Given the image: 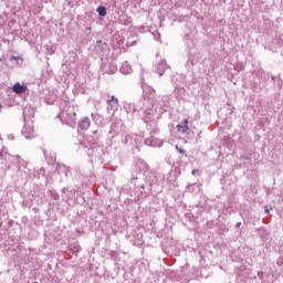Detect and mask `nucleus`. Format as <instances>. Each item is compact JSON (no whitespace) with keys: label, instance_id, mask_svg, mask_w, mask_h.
I'll return each instance as SVG.
<instances>
[{"label":"nucleus","instance_id":"423d86ee","mask_svg":"<svg viewBox=\"0 0 283 283\" xmlns=\"http://www.w3.org/2000/svg\"><path fill=\"white\" fill-rule=\"evenodd\" d=\"M107 105H111V107H114L115 109H117L118 108V99L107 101Z\"/></svg>","mask_w":283,"mask_h":283},{"label":"nucleus","instance_id":"9d476101","mask_svg":"<svg viewBox=\"0 0 283 283\" xmlns=\"http://www.w3.org/2000/svg\"><path fill=\"white\" fill-rule=\"evenodd\" d=\"M11 61H17V57L12 56V57H11Z\"/></svg>","mask_w":283,"mask_h":283},{"label":"nucleus","instance_id":"1a4fd4ad","mask_svg":"<svg viewBox=\"0 0 283 283\" xmlns=\"http://www.w3.org/2000/svg\"><path fill=\"white\" fill-rule=\"evenodd\" d=\"M198 170H192L191 171V174H192V176H196V172H197Z\"/></svg>","mask_w":283,"mask_h":283},{"label":"nucleus","instance_id":"7ed1b4c3","mask_svg":"<svg viewBox=\"0 0 283 283\" xmlns=\"http://www.w3.org/2000/svg\"><path fill=\"white\" fill-rule=\"evenodd\" d=\"M178 132H181L182 134H187V130L189 129V119L184 120V125H177Z\"/></svg>","mask_w":283,"mask_h":283},{"label":"nucleus","instance_id":"0eeeda50","mask_svg":"<svg viewBox=\"0 0 283 283\" xmlns=\"http://www.w3.org/2000/svg\"><path fill=\"white\" fill-rule=\"evenodd\" d=\"M107 101H118V98H115V96H114V95H112V96H111V98H109V99H107Z\"/></svg>","mask_w":283,"mask_h":283},{"label":"nucleus","instance_id":"f8f14e48","mask_svg":"<svg viewBox=\"0 0 283 283\" xmlns=\"http://www.w3.org/2000/svg\"><path fill=\"white\" fill-rule=\"evenodd\" d=\"M97 43H101V41H97Z\"/></svg>","mask_w":283,"mask_h":283},{"label":"nucleus","instance_id":"f257e3e1","mask_svg":"<svg viewBox=\"0 0 283 283\" xmlns=\"http://www.w3.org/2000/svg\"><path fill=\"white\" fill-rule=\"evenodd\" d=\"M92 126V122L90 120V117H84L78 122L80 129H83L84 132H87L90 127Z\"/></svg>","mask_w":283,"mask_h":283},{"label":"nucleus","instance_id":"9b49d317","mask_svg":"<svg viewBox=\"0 0 283 283\" xmlns=\"http://www.w3.org/2000/svg\"><path fill=\"white\" fill-rule=\"evenodd\" d=\"M265 213H269V208H265Z\"/></svg>","mask_w":283,"mask_h":283},{"label":"nucleus","instance_id":"f03ea898","mask_svg":"<svg viewBox=\"0 0 283 283\" xmlns=\"http://www.w3.org/2000/svg\"><path fill=\"white\" fill-rule=\"evenodd\" d=\"M12 90L15 94H24V92H28V86L21 85L20 83H15L12 86Z\"/></svg>","mask_w":283,"mask_h":283},{"label":"nucleus","instance_id":"6e6552de","mask_svg":"<svg viewBox=\"0 0 283 283\" xmlns=\"http://www.w3.org/2000/svg\"><path fill=\"white\" fill-rule=\"evenodd\" d=\"M93 120H96V115L92 114Z\"/></svg>","mask_w":283,"mask_h":283},{"label":"nucleus","instance_id":"39448f33","mask_svg":"<svg viewBox=\"0 0 283 283\" xmlns=\"http://www.w3.org/2000/svg\"><path fill=\"white\" fill-rule=\"evenodd\" d=\"M71 251H72V253H74L75 255H77L78 252L81 251V245H78V244H73V245L71 247Z\"/></svg>","mask_w":283,"mask_h":283},{"label":"nucleus","instance_id":"20e7f679","mask_svg":"<svg viewBox=\"0 0 283 283\" xmlns=\"http://www.w3.org/2000/svg\"><path fill=\"white\" fill-rule=\"evenodd\" d=\"M97 12L99 17H107V9H105V7L97 8Z\"/></svg>","mask_w":283,"mask_h":283}]
</instances>
